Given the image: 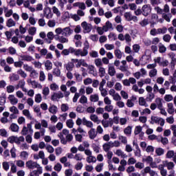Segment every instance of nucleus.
<instances>
[{"label":"nucleus","mask_w":176,"mask_h":176,"mask_svg":"<svg viewBox=\"0 0 176 176\" xmlns=\"http://www.w3.org/2000/svg\"><path fill=\"white\" fill-rule=\"evenodd\" d=\"M55 39L60 42V43H68V36H71L74 34V30L70 27L64 28H57L55 29Z\"/></svg>","instance_id":"nucleus-1"},{"label":"nucleus","mask_w":176,"mask_h":176,"mask_svg":"<svg viewBox=\"0 0 176 176\" xmlns=\"http://www.w3.org/2000/svg\"><path fill=\"white\" fill-rule=\"evenodd\" d=\"M58 137L60 139L61 144L65 145L67 142H71L72 140H74V136L71 133H69V131L67 129H63L62 133L58 134Z\"/></svg>","instance_id":"nucleus-2"},{"label":"nucleus","mask_w":176,"mask_h":176,"mask_svg":"<svg viewBox=\"0 0 176 176\" xmlns=\"http://www.w3.org/2000/svg\"><path fill=\"white\" fill-rule=\"evenodd\" d=\"M90 45H89V42L86 41L84 43V47L82 49H76L77 53L78 54V57H86L89 54V48Z\"/></svg>","instance_id":"nucleus-3"},{"label":"nucleus","mask_w":176,"mask_h":176,"mask_svg":"<svg viewBox=\"0 0 176 176\" xmlns=\"http://www.w3.org/2000/svg\"><path fill=\"white\" fill-rule=\"evenodd\" d=\"M22 135H32L34 134V129H32V122L27 124V126H23L21 131Z\"/></svg>","instance_id":"nucleus-4"},{"label":"nucleus","mask_w":176,"mask_h":176,"mask_svg":"<svg viewBox=\"0 0 176 176\" xmlns=\"http://www.w3.org/2000/svg\"><path fill=\"white\" fill-rule=\"evenodd\" d=\"M151 124H160L162 126H164L166 121L160 117L152 116L150 121Z\"/></svg>","instance_id":"nucleus-5"},{"label":"nucleus","mask_w":176,"mask_h":176,"mask_svg":"<svg viewBox=\"0 0 176 176\" xmlns=\"http://www.w3.org/2000/svg\"><path fill=\"white\" fill-rule=\"evenodd\" d=\"M72 62L75 64L76 68H80V67H87V63L85 59L72 58Z\"/></svg>","instance_id":"nucleus-6"},{"label":"nucleus","mask_w":176,"mask_h":176,"mask_svg":"<svg viewBox=\"0 0 176 176\" xmlns=\"http://www.w3.org/2000/svg\"><path fill=\"white\" fill-rule=\"evenodd\" d=\"M69 53H71V54H74L76 57H79L77 50L72 47H69V49H64L62 51L61 54L63 56H69Z\"/></svg>","instance_id":"nucleus-7"},{"label":"nucleus","mask_w":176,"mask_h":176,"mask_svg":"<svg viewBox=\"0 0 176 176\" xmlns=\"http://www.w3.org/2000/svg\"><path fill=\"white\" fill-rule=\"evenodd\" d=\"M81 27L83 30L84 34H89V32H90L93 28L91 24L88 23L86 21H84L81 23Z\"/></svg>","instance_id":"nucleus-8"},{"label":"nucleus","mask_w":176,"mask_h":176,"mask_svg":"<svg viewBox=\"0 0 176 176\" xmlns=\"http://www.w3.org/2000/svg\"><path fill=\"white\" fill-rule=\"evenodd\" d=\"M25 166L26 167H28V168H29V170H34V168H38L41 167V165H39V164L32 160L28 161L25 163Z\"/></svg>","instance_id":"nucleus-9"},{"label":"nucleus","mask_w":176,"mask_h":176,"mask_svg":"<svg viewBox=\"0 0 176 176\" xmlns=\"http://www.w3.org/2000/svg\"><path fill=\"white\" fill-rule=\"evenodd\" d=\"M124 17L126 21H134V23L138 21V18L136 16H133L131 12H125L124 14Z\"/></svg>","instance_id":"nucleus-10"},{"label":"nucleus","mask_w":176,"mask_h":176,"mask_svg":"<svg viewBox=\"0 0 176 176\" xmlns=\"http://www.w3.org/2000/svg\"><path fill=\"white\" fill-rule=\"evenodd\" d=\"M85 67L87 68L88 74H89V75L97 76V70H96V67H94V65L87 64V66H85Z\"/></svg>","instance_id":"nucleus-11"},{"label":"nucleus","mask_w":176,"mask_h":176,"mask_svg":"<svg viewBox=\"0 0 176 176\" xmlns=\"http://www.w3.org/2000/svg\"><path fill=\"white\" fill-rule=\"evenodd\" d=\"M142 10L143 12V16H145L146 17V16H148L151 13V12H152V8H151V5L148 4L143 6Z\"/></svg>","instance_id":"nucleus-12"},{"label":"nucleus","mask_w":176,"mask_h":176,"mask_svg":"<svg viewBox=\"0 0 176 176\" xmlns=\"http://www.w3.org/2000/svg\"><path fill=\"white\" fill-rule=\"evenodd\" d=\"M36 170H32L30 173V176H40L43 173V168L41 166L36 168Z\"/></svg>","instance_id":"nucleus-13"},{"label":"nucleus","mask_w":176,"mask_h":176,"mask_svg":"<svg viewBox=\"0 0 176 176\" xmlns=\"http://www.w3.org/2000/svg\"><path fill=\"white\" fill-rule=\"evenodd\" d=\"M8 100L10 101L11 105H17L19 103V99L13 94L8 96Z\"/></svg>","instance_id":"nucleus-14"},{"label":"nucleus","mask_w":176,"mask_h":176,"mask_svg":"<svg viewBox=\"0 0 176 176\" xmlns=\"http://www.w3.org/2000/svg\"><path fill=\"white\" fill-rule=\"evenodd\" d=\"M114 153H115V155H116V156H118L119 157H121L122 159L127 158V155H126V153H124V152L123 151H122V149H117L114 152Z\"/></svg>","instance_id":"nucleus-15"},{"label":"nucleus","mask_w":176,"mask_h":176,"mask_svg":"<svg viewBox=\"0 0 176 176\" xmlns=\"http://www.w3.org/2000/svg\"><path fill=\"white\" fill-rule=\"evenodd\" d=\"M102 124L105 129L109 126L112 127V126H113V121L112 120V119H109V121L102 120Z\"/></svg>","instance_id":"nucleus-16"},{"label":"nucleus","mask_w":176,"mask_h":176,"mask_svg":"<svg viewBox=\"0 0 176 176\" xmlns=\"http://www.w3.org/2000/svg\"><path fill=\"white\" fill-rule=\"evenodd\" d=\"M82 124L83 126H86V127H89V129H93V122L91 121H89L86 119V118H82Z\"/></svg>","instance_id":"nucleus-17"},{"label":"nucleus","mask_w":176,"mask_h":176,"mask_svg":"<svg viewBox=\"0 0 176 176\" xmlns=\"http://www.w3.org/2000/svg\"><path fill=\"white\" fill-rule=\"evenodd\" d=\"M162 164H164L165 167H167L168 170H171V171H173V168H174L175 166V164H174V162H168L167 161H164L162 162Z\"/></svg>","instance_id":"nucleus-18"},{"label":"nucleus","mask_w":176,"mask_h":176,"mask_svg":"<svg viewBox=\"0 0 176 176\" xmlns=\"http://www.w3.org/2000/svg\"><path fill=\"white\" fill-rule=\"evenodd\" d=\"M3 12L6 17H10L13 14V10H9L8 7H3Z\"/></svg>","instance_id":"nucleus-19"},{"label":"nucleus","mask_w":176,"mask_h":176,"mask_svg":"<svg viewBox=\"0 0 176 176\" xmlns=\"http://www.w3.org/2000/svg\"><path fill=\"white\" fill-rule=\"evenodd\" d=\"M45 70L50 71L53 69V63L50 60H47L44 63Z\"/></svg>","instance_id":"nucleus-20"},{"label":"nucleus","mask_w":176,"mask_h":176,"mask_svg":"<svg viewBox=\"0 0 176 176\" xmlns=\"http://www.w3.org/2000/svg\"><path fill=\"white\" fill-rule=\"evenodd\" d=\"M89 138L91 140H94L97 137V132L95 129L91 128V130L88 132Z\"/></svg>","instance_id":"nucleus-21"},{"label":"nucleus","mask_w":176,"mask_h":176,"mask_svg":"<svg viewBox=\"0 0 176 176\" xmlns=\"http://www.w3.org/2000/svg\"><path fill=\"white\" fill-rule=\"evenodd\" d=\"M167 107H168V109H167L168 113H169V115H173V113H174L175 112L174 104L170 102L167 104Z\"/></svg>","instance_id":"nucleus-22"},{"label":"nucleus","mask_w":176,"mask_h":176,"mask_svg":"<svg viewBox=\"0 0 176 176\" xmlns=\"http://www.w3.org/2000/svg\"><path fill=\"white\" fill-rule=\"evenodd\" d=\"M90 119L91 120H92V122L96 123L97 124H100V123H101V120L98 119V116H97V115L96 114H91L90 116Z\"/></svg>","instance_id":"nucleus-23"},{"label":"nucleus","mask_w":176,"mask_h":176,"mask_svg":"<svg viewBox=\"0 0 176 176\" xmlns=\"http://www.w3.org/2000/svg\"><path fill=\"white\" fill-rule=\"evenodd\" d=\"M39 76V74L35 69H33L30 72V77L32 78V79H36Z\"/></svg>","instance_id":"nucleus-24"},{"label":"nucleus","mask_w":176,"mask_h":176,"mask_svg":"<svg viewBox=\"0 0 176 176\" xmlns=\"http://www.w3.org/2000/svg\"><path fill=\"white\" fill-rule=\"evenodd\" d=\"M58 111V109L54 104H52L49 107V112H50V113H52L53 115H56V113H57Z\"/></svg>","instance_id":"nucleus-25"},{"label":"nucleus","mask_w":176,"mask_h":176,"mask_svg":"<svg viewBox=\"0 0 176 176\" xmlns=\"http://www.w3.org/2000/svg\"><path fill=\"white\" fill-rule=\"evenodd\" d=\"M47 39H46V41L47 43H52V41H53L54 38V34L53 33V32H49L47 34Z\"/></svg>","instance_id":"nucleus-26"},{"label":"nucleus","mask_w":176,"mask_h":176,"mask_svg":"<svg viewBox=\"0 0 176 176\" xmlns=\"http://www.w3.org/2000/svg\"><path fill=\"white\" fill-rule=\"evenodd\" d=\"M108 74L110 76H115L116 74V70L113 66L109 65Z\"/></svg>","instance_id":"nucleus-27"},{"label":"nucleus","mask_w":176,"mask_h":176,"mask_svg":"<svg viewBox=\"0 0 176 176\" xmlns=\"http://www.w3.org/2000/svg\"><path fill=\"white\" fill-rule=\"evenodd\" d=\"M16 25V22L12 19H9L6 21V26L8 27V28H11V27H14Z\"/></svg>","instance_id":"nucleus-28"},{"label":"nucleus","mask_w":176,"mask_h":176,"mask_svg":"<svg viewBox=\"0 0 176 176\" xmlns=\"http://www.w3.org/2000/svg\"><path fill=\"white\" fill-rule=\"evenodd\" d=\"M171 17H173V15L170 13L162 14V19H164V20H166V21H167L168 23H170V21H171Z\"/></svg>","instance_id":"nucleus-29"},{"label":"nucleus","mask_w":176,"mask_h":176,"mask_svg":"<svg viewBox=\"0 0 176 176\" xmlns=\"http://www.w3.org/2000/svg\"><path fill=\"white\" fill-rule=\"evenodd\" d=\"M10 129L11 131H13L14 133H18L19 127V125H17V124L12 123L11 124Z\"/></svg>","instance_id":"nucleus-30"},{"label":"nucleus","mask_w":176,"mask_h":176,"mask_svg":"<svg viewBox=\"0 0 176 176\" xmlns=\"http://www.w3.org/2000/svg\"><path fill=\"white\" fill-rule=\"evenodd\" d=\"M58 2L60 10H64V6H65V4H67L68 0H58Z\"/></svg>","instance_id":"nucleus-31"},{"label":"nucleus","mask_w":176,"mask_h":176,"mask_svg":"<svg viewBox=\"0 0 176 176\" xmlns=\"http://www.w3.org/2000/svg\"><path fill=\"white\" fill-rule=\"evenodd\" d=\"M24 141H25V138H24L23 136H20V137H16L15 139V144H16V145H19L22 143L24 142Z\"/></svg>","instance_id":"nucleus-32"},{"label":"nucleus","mask_w":176,"mask_h":176,"mask_svg":"<svg viewBox=\"0 0 176 176\" xmlns=\"http://www.w3.org/2000/svg\"><path fill=\"white\" fill-rule=\"evenodd\" d=\"M149 60H151V56L145 54L142 56L140 61H143L144 64H148Z\"/></svg>","instance_id":"nucleus-33"},{"label":"nucleus","mask_w":176,"mask_h":176,"mask_svg":"<svg viewBox=\"0 0 176 176\" xmlns=\"http://www.w3.org/2000/svg\"><path fill=\"white\" fill-rule=\"evenodd\" d=\"M89 100L91 102H97L100 100L98 94H93L90 96Z\"/></svg>","instance_id":"nucleus-34"},{"label":"nucleus","mask_w":176,"mask_h":176,"mask_svg":"<svg viewBox=\"0 0 176 176\" xmlns=\"http://www.w3.org/2000/svg\"><path fill=\"white\" fill-rule=\"evenodd\" d=\"M23 115L24 116L27 117L28 119H30V120H32V116H31V113H30V110L28 109H23L22 111Z\"/></svg>","instance_id":"nucleus-35"},{"label":"nucleus","mask_w":176,"mask_h":176,"mask_svg":"<svg viewBox=\"0 0 176 176\" xmlns=\"http://www.w3.org/2000/svg\"><path fill=\"white\" fill-rule=\"evenodd\" d=\"M10 166H11V168H10L11 173H12L13 174L17 173V166H16V164L13 162V161H10Z\"/></svg>","instance_id":"nucleus-36"},{"label":"nucleus","mask_w":176,"mask_h":176,"mask_svg":"<svg viewBox=\"0 0 176 176\" xmlns=\"http://www.w3.org/2000/svg\"><path fill=\"white\" fill-rule=\"evenodd\" d=\"M65 67L67 71L71 72V71H72V69H74V67H75V65H74V63L69 62V63H67L66 65H65Z\"/></svg>","instance_id":"nucleus-37"},{"label":"nucleus","mask_w":176,"mask_h":176,"mask_svg":"<svg viewBox=\"0 0 176 176\" xmlns=\"http://www.w3.org/2000/svg\"><path fill=\"white\" fill-rule=\"evenodd\" d=\"M114 54L116 57H117V58H118L119 60H120V58H122V57L123 56V52L119 49H117L114 51Z\"/></svg>","instance_id":"nucleus-38"},{"label":"nucleus","mask_w":176,"mask_h":176,"mask_svg":"<svg viewBox=\"0 0 176 176\" xmlns=\"http://www.w3.org/2000/svg\"><path fill=\"white\" fill-rule=\"evenodd\" d=\"M98 72H99V76L100 78H104V76H105V68H104L102 66L100 67H98Z\"/></svg>","instance_id":"nucleus-39"},{"label":"nucleus","mask_w":176,"mask_h":176,"mask_svg":"<svg viewBox=\"0 0 176 176\" xmlns=\"http://www.w3.org/2000/svg\"><path fill=\"white\" fill-rule=\"evenodd\" d=\"M118 140L119 141H120L121 144H123L124 145H127V138L126 136L119 135Z\"/></svg>","instance_id":"nucleus-40"},{"label":"nucleus","mask_w":176,"mask_h":176,"mask_svg":"<svg viewBox=\"0 0 176 176\" xmlns=\"http://www.w3.org/2000/svg\"><path fill=\"white\" fill-rule=\"evenodd\" d=\"M32 87L33 89H42V85L35 80H33L32 82Z\"/></svg>","instance_id":"nucleus-41"},{"label":"nucleus","mask_w":176,"mask_h":176,"mask_svg":"<svg viewBox=\"0 0 176 176\" xmlns=\"http://www.w3.org/2000/svg\"><path fill=\"white\" fill-rule=\"evenodd\" d=\"M111 148H112V145H111V142L103 144V150L104 151V152L109 151V149H111Z\"/></svg>","instance_id":"nucleus-42"},{"label":"nucleus","mask_w":176,"mask_h":176,"mask_svg":"<svg viewBox=\"0 0 176 176\" xmlns=\"http://www.w3.org/2000/svg\"><path fill=\"white\" fill-rule=\"evenodd\" d=\"M132 130H133V127H131V126H129L124 129V133L126 135L130 136L131 135Z\"/></svg>","instance_id":"nucleus-43"},{"label":"nucleus","mask_w":176,"mask_h":176,"mask_svg":"<svg viewBox=\"0 0 176 176\" xmlns=\"http://www.w3.org/2000/svg\"><path fill=\"white\" fill-rule=\"evenodd\" d=\"M44 16L46 17V19H52V17H53L50 9H46L44 10Z\"/></svg>","instance_id":"nucleus-44"},{"label":"nucleus","mask_w":176,"mask_h":176,"mask_svg":"<svg viewBox=\"0 0 176 176\" xmlns=\"http://www.w3.org/2000/svg\"><path fill=\"white\" fill-rule=\"evenodd\" d=\"M87 163H96L97 162V158L93 155H89L87 157Z\"/></svg>","instance_id":"nucleus-45"},{"label":"nucleus","mask_w":176,"mask_h":176,"mask_svg":"<svg viewBox=\"0 0 176 176\" xmlns=\"http://www.w3.org/2000/svg\"><path fill=\"white\" fill-rule=\"evenodd\" d=\"M34 101L35 102H37V104L42 102V95L41 94H36L34 96Z\"/></svg>","instance_id":"nucleus-46"},{"label":"nucleus","mask_w":176,"mask_h":176,"mask_svg":"<svg viewBox=\"0 0 176 176\" xmlns=\"http://www.w3.org/2000/svg\"><path fill=\"white\" fill-rule=\"evenodd\" d=\"M39 80L40 82H45L46 80V75L43 71H40L39 72Z\"/></svg>","instance_id":"nucleus-47"},{"label":"nucleus","mask_w":176,"mask_h":176,"mask_svg":"<svg viewBox=\"0 0 176 176\" xmlns=\"http://www.w3.org/2000/svg\"><path fill=\"white\" fill-rule=\"evenodd\" d=\"M19 79H20V76L17 74H12L10 76V80H11V82H16V80H19Z\"/></svg>","instance_id":"nucleus-48"},{"label":"nucleus","mask_w":176,"mask_h":176,"mask_svg":"<svg viewBox=\"0 0 176 176\" xmlns=\"http://www.w3.org/2000/svg\"><path fill=\"white\" fill-rule=\"evenodd\" d=\"M95 65H96L97 68H100L102 67V60L101 58H96L94 60Z\"/></svg>","instance_id":"nucleus-49"},{"label":"nucleus","mask_w":176,"mask_h":176,"mask_svg":"<svg viewBox=\"0 0 176 176\" xmlns=\"http://www.w3.org/2000/svg\"><path fill=\"white\" fill-rule=\"evenodd\" d=\"M23 61H33L34 58L29 55H23L21 56Z\"/></svg>","instance_id":"nucleus-50"},{"label":"nucleus","mask_w":176,"mask_h":176,"mask_svg":"<svg viewBox=\"0 0 176 176\" xmlns=\"http://www.w3.org/2000/svg\"><path fill=\"white\" fill-rule=\"evenodd\" d=\"M142 162H145L146 163H148V164H150L153 162V158L151 155H148L145 158H143Z\"/></svg>","instance_id":"nucleus-51"},{"label":"nucleus","mask_w":176,"mask_h":176,"mask_svg":"<svg viewBox=\"0 0 176 176\" xmlns=\"http://www.w3.org/2000/svg\"><path fill=\"white\" fill-rule=\"evenodd\" d=\"M139 104L142 107H148V103H146L145 98H144L143 97H141L139 98Z\"/></svg>","instance_id":"nucleus-52"},{"label":"nucleus","mask_w":176,"mask_h":176,"mask_svg":"<svg viewBox=\"0 0 176 176\" xmlns=\"http://www.w3.org/2000/svg\"><path fill=\"white\" fill-rule=\"evenodd\" d=\"M102 168H104V163H100L96 166L95 170L97 173H101V171H102Z\"/></svg>","instance_id":"nucleus-53"},{"label":"nucleus","mask_w":176,"mask_h":176,"mask_svg":"<svg viewBox=\"0 0 176 176\" xmlns=\"http://www.w3.org/2000/svg\"><path fill=\"white\" fill-rule=\"evenodd\" d=\"M8 53H9V54H11V56H14V54H16L17 53V51L16 50V48L13 47H10L8 48Z\"/></svg>","instance_id":"nucleus-54"},{"label":"nucleus","mask_w":176,"mask_h":176,"mask_svg":"<svg viewBox=\"0 0 176 176\" xmlns=\"http://www.w3.org/2000/svg\"><path fill=\"white\" fill-rule=\"evenodd\" d=\"M63 168V165L60 163H57L56 164L54 165V170L55 171H57V173H60Z\"/></svg>","instance_id":"nucleus-55"},{"label":"nucleus","mask_w":176,"mask_h":176,"mask_svg":"<svg viewBox=\"0 0 176 176\" xmlns=\"http://www.w3.org/2000/svg\"><path fill=\"white\" fill-rule=\"evenodd\" d=\"M155 153L157 156H162V155H164V149L162 148H157L155 149Z\"/></svg>","instance_id":"nucleus-56"},{"label":"nucleus","mask_w":176,"mask_h":176,"mask_svg":"<svg viewBox=\"0 0 176 176\" xmlns=\"http://www.w3.org/2000/svg\"><path fill=\"white\" fill-rule=\"evenodd\" d=\"M30 154H28V152L27 151H22L20 154L21 158L23 160H27L28 159V156Z\"/></svg>","instance_id":"nucleus-57"},{"label":"nucleus","mask_w":176,"mask_h":176,"mask_svg":"<svg viewBox=\"0 0 176 176\" xmlns=\"http://www.w3.org/2000/svg\"><path fill=\"white\" fill-rule=\"evenodd\" d=\"M15 87L13 85H8L6 87V91L8 94L14 93Z\"/></svg>","instance_id":"nucleus-58"},{"label":"nucleus","mask_w":176,"mask_h":176,"mask_svg":"<svg viewBox=\"0 0 176 176\" xmlns=\"http://www.w3.org/2000/svg\"><path fill=\"white\" fill-rule=\"evenodd\" d=\"M102 97H107L108 96V91L105 88H99Z\"/></svg>","instance_id":"nucleus-59"},{"label":"nucleus","mask_w":176,"mask_h":176,"mask_svg":"<svg viewBox=\"0 0 176 176\" xmlns=\"http://www.w3.org/2000/svg\"><path fill=\"white\" fill-rule=\"evenodd\" d=\"M9 164H10V162H4L2 163L3 168L5 171H9V168H10Z\"/></svg>","instance_id":"nucleus-60"},{"label":"nucleus","mask_w":176,"mask_h":176,"mask_svg":"<svg viewBox=\"0 0 176 176\" xmlns=\"http://www.w3.org/2000/svg\"><path fill=\"white\" fill-rule=\"evenodd\" d=\"M124 41L126 43L130 44L131 43V36L129 33L124 34Z\"/></svg>","instance_id":"nucleus-61"},{"label":"nucleus","mask_w":176,"mask_h":176,"mask_svg":"<svg viewBox=\"0 0 176 176\" xmlns=\"http://www.w3.org/2000/svg\"><path fill=\"white\" fill-rule=\"evenodd\" d=\"M29 34L34 36L35 34H36V28L35 27H30L28 30Z\"/></svg>","instance_id":"nucleus-62"},{"label":"nucleus","mask_w":176,"mask_h":176,"mask_svg":"<svg viewBox=\"0 0 176 176\" xmlns=\"http://www.w3.org/2000/svg\"><path fill=\"white\" fill-rule=\"evenodd\" d=\"M79 102L80 104H87V97H86L85 95H82L79 99Z\"/></svg>","instance_id":"nucleus-63"},{"label":"nucleus","mask_w":176,"mask_h":176,"mask_svg":"<svg viewBox=\"0 0 176 176\" xmlns=\"http://www.w3.org/2000/svg\"><path fill=\"white\" fill-rule=\"evenodd\" d=\"M17 74H18V75H20V76H21V78H27V73H25V72H24L21 69H20L17 71Z\"/></svg>","instance_id":"nucleus-64"}]
</instances>
